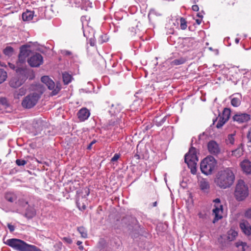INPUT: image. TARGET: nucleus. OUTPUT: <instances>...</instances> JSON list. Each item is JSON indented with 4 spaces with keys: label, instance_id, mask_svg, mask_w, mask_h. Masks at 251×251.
Instances as JSON below:
<instances>
[{
    "label": "nucleus",
    "instance_id": "nucleus-1",
    "mask_svg": "<svg viewBox=\"0 0 251 251\" xmlns=\"http://www.w3.org/2000/svg\"><path fill=\"white\" fill-rule=\"evenodd\" d=\"M235 180V176L231 168H226L218 172L215 179L216 185L221 189L230 187Z\"/></svg>",
    "mask_w": 251,
    "mask_h": 251
},
{
    "label": "nucleus",
    "instance_id": "nucleus-2",
    "mask_svg": "<svg viewBox=\"0 0 251 251\" xmlns=\"http://www.w3.org/2000/svg\"><path fill=\"white\" fill-rule=\"evenodd\" d=\"M45 89V87L42 84H37L35 88V92L25 97L22 101V106L26 108H30L33 107L44 93Z\"/></svg>",
    "mask_w": 251,
    "mask_h": 251
},
{
    "label": "nucleus",
    "instance_id": "nucleus-3",
    "mask_svg": "<svg viewBox=\"0 0 251 251\" xmlns=\"http://www.w3.org/2000/svg\"><path fill=\"white\" fill-rule=\"evenodd\" d=\"M234 194L238 201H242L248 196V187L243 180L240 179L237 181Z\"/></svg>",
    "mask_w": 251,
    "mask_h": 251
},
{
    "label": "nucleus",
    "instance_id": "nucleus-4",
    "mask_svg": "<svg viewBox=\"0 0 251 251\" xmlns=\"http://www.w3.org/2000/svg\"><path fill=\"white\" fill-rule=\"evenodd\" d=\"M216 165V160L213 157H207L201 162L200 168L203 174L208 175L214 170Z\"/></svg>",
    "mask_w": 251,
    "mask_h": 251
},
{
    "label": "nucleus",
    "instance_id": "nucleus-5",
    "mask_svg": "<svg viewBox=\"0 0 251 251\" xmlns=\"http://www.w3.org/2000/svg\"><path fill=\"white\" fill-rule=\"evenodd\" d=\"M4 243L18 251H24L26 244L25 241L16 238L9 239Z\"/></svg>",
    "mask_w": 251,
    "mask_h": 251
},
{
    "label": "nucleus",
    "instance_id": "nucleus-6",
    "mask_svg": "<svg viewBox=\"0 0 251 251\" xmlns=\"http://www.w3.org/2000/svg\"><path fill=\"white\" fill-rule=\"evenodd\" d=\"M213 202L215 203L214 205V208L212 210L213 214L215 216L213 223H215L223 217V206L221 204V200L219 198L214 200Z\"/></svg>",
    "mask_w": 251,
    "mask_h": 251
},
{
    "label": "nucleus",
    "instance_id": "nucleus-7",
    "mask_svg": "<svg viewBox=\"0 0 251 251\" xmlns=\"http://www.w3.org/2000/svg\"><path fill=\"white\" fill-rule=\"evenodd\" d=\"M41 81L44 83L50 90H52L51 92L52 96L57 94L60 90V86L58 84L55 85L54 82L48 76L42 77Z\"/></svg>",
    "mask_w": 251,
    "mask_h": 251
},
{
    "label": "nucleus",
    "instance_id": "nucleus-8",
    "mask_svg": "<svg viewBox=\"0 0 251 251\" xmlns=\"http://www.w3.org/2000/svg\"><path fill=\"white\" fill-rule=\"evenodd\" d=\"M185 162L186 164H194V163H197L198 158L197 156L196 149L194 147H191L189 152L185 155L184 158Z\"/></svg>",
    "mask_w": 251,
    "mask_h": 251
},
{
    "label": "nucleus",
    "instance_id": "nucleus-9",
    "mask_svg": "<svg viewBox=\"0 0 251 251\" xmlns=\"http://www.w3.org/2000/svg\"><path fill=\"white\" fill-rule=\"evenodd\" d=\"M27 62L31 67H38L42 64L43 58L40 53H36L28 59Z\"/></svg>",
    "mask_w": 251,
    "mask_h": 251
},
{
    "label": "nucleus",
    "instance_id": "nucleus-10",
    "mask_svg": "<svg viewBox=\"0 0 251 251\" xmlns=\"http://www.w3.org/2000/svg\"><path fill=\"white\" fill-rule=\"evenodd\" d=\"M31 52L30 46L28 45H23L20 48V52L18 56V60L20 63L25 62L26 58L29 56Z\"/></svg>",
    "mask_w": 251,
    "mask_h": 251
},
{
    "label": "nucleus",
    "instance_id": "nucleus-11",
    "mask_svg": "<svg viewBox=\"0 0 251 251\" xmlns=\"http://www.w3.org/2000/svg\"><path fill=\"white\" fill-rule=\"evenodd\" d=\"M250 119V115L246 113H237L233 117V121H236L238 123L247 122Z\"/></svg>",
    "mask_w": 251,
    "mask_h": 251
},
{
    "label": "nucleus",
    "instance_id": "nucleus-12",
    "mask_svg": "<svg viewBox=\"0 0 251 251\" xmlns=\"http://www.w3.org/2000/svg\"><path fill=\"white\" fill-rule=\"evenodd\" d=\"M209 152L214 155L218 154L220 150L217 143L214 141H210L207 145Z\"/></svg>",
    "mask_w": 251,
    "mask_h": 251
},
{
    "label": "nucleus",
    "instance_id": "nucleus-13",
    "mask_svg": "<svg viewBox=\"0 0 251 251\" xmlns=\"http://www.w3.org/2000/svg\"><path fill=\"white\" fill-rule=\"evenodd\" d=\"M90 112L86 108L80 109L77 113V116L80 121L83 122L90 116Z\"/></svg>",
    "mask_w": 251,
    "mask_h": 251
},
{
    "label": "nucleus",
    "instance_id": "nucleus-14",
    "mask_svg": "<svg viewBox=\"0 0 251 251\" xmlns=\"http://www.w3.org/2000/svg\"><path fill=\"white\" fill-rule=\"evenodd\" d=\"M240 227L245 234L247 235L251 234V226L248 221L242 220L240 223Z\"/></svg>",
    "mask_w": 251,
    "mask_h": 251
},
{
    "label": "nucleus",
    "instance_id": "nucleus-15",
    "mask_svg": "<svg viewBox=\"0 0 251 251\" xmlns=\"http://www.w3.org/2000/svg\"><path fill=\"white\" fill-rule=\"evenodd\" d=\"M24 80L22 79H21L19 76H16L13 77L10 82H9V85L11 87L16 88L20 86H21L23 83Z\"/></svg>",
    "mask_w": 251,
    "mask_h": 251
},
{
    "label": "nucleus",
    "instance_id": "nucleus-16",
    "mask_svg": "<svg viewBox=\"0 0 251 251\" xmlns=\"http://www.w3.org/2000/svg\"><path fill=\"white\" fill-rule=\"evenodd\" d=\"M199 187L202 191L207 192L210 188V185L208 180L204 178H201L199 180Z\"/></svg>",
    "mask_w": 251,
    "mask_h": 251
},
{
    "label": "nucleus",
    "instance_id": "nucleus-17",
    "mask_svg": "<svg viewBox=\"0 0 251 251\" xmlns=\"http://www.w3.org/2000/svg\"><path fill=\"white\" fill-rule=\"evenodd\" d=\"M242 170L246 174L251 173V162L248 160H244L240 164Z\"/></svg>",
    "mask_w": 251,
    "mask_h": 251
},
{
    "label": "nucleus",
    "instance_id": "nucleus-18",
    "mask_svg": "<svg viewBox=\"0 0 251 251\" xmlns=\"http://www.w3.org/2000/svg\"><path fill=\"white\" fill-rule=\"evenodd\" d=\"M122 109V106L120 104H116L111 105V108L109 111L111 115L116 114L119 113Z\"/></svg>",
    "mask_w": 251,
    "mask_h": 251
},
{
    "label": "nucleus",
    "instance_id": "nucleus-19",
    "mask_svg": "<svg viewBox=\"0 0 251 251\" xmlns=\"http://www.w3.org/2000/svg\"><path fill=\"white\" fill-rule=\"evenodd\" d=\"M34 16V12L31 11L26 10L22 14V18L24 21H29L31 20Z\"/></svg>",
    "mask_w": 251,
    "mask_h": 251
},
{
    "label": "nucleus",
    "instance_id": "nucleus-20",
    "mask_svg": "<svg viewBox=\"0 0 251 251\" xmlns=\"http://www.w3.org/2000/svg\"><path fill=\"white\" fill-rule=\"evenodd\" d=\"M5 199L10 202H13L16 201L17 196L14 193L7 192L5 194Z\"/></svg>",
    "mask_w": 251,
    "mask_h": 251
},
{
    "label": "nucleus",
    "instance_id": "nucleus-21",
    "mask_svg": "<svg viewBox=\"0 0 251 251\" xmlns=\"http://www.w3.org/2000/svg\"><path fill=\"white\" fill-rule=\"evenodd\" d=\"M34 127L36 130L35 134H38L44 129V123L41 121H39L34 124Z\"/></svg>",
    "mask_w": 251,
    "mask_h": 251
},
{
    "label": "nucleus",
    "instance_id": "nucleus-22",
    "mask_svg": "<svg viewBox=\"0 0 251 251\" xmlns=\"http://www.w3.org/2000/svg\"><path fill=\"white\" fill-rule=\"evenodd\" d=\"M230 109L228 108H224L222 116H220L223 120L228 121L230 115Z\"/></svg>",
    "mask_w": 251,
    "mask_h": 251
},
{
    "label": "nucleus",
    "instance_id": "nucleus-23",
    "mask_svg": "<svg viewBox=\"0 0 251 251\" xmlns=\"http://www.w3.org/2000/svg\"><path fill=\"white\" fill-rule=\"evenodd\" d=\"M186 61V59L183 57H180L178 59H176L171 62V65L172 66L179 65L184 64Z\"/></svg>",
    "mask_w": 251,
    "mask_h": 251
},
{
    "label": "nucleus",
    "instance_id": "nucleus-24",
    "mask_svg": "<svg viewBox=\"0 0 251 251\" xmlns=\"http://www.w3.org/2000/svg\"><path fill=\"white\" fill-rule=\"evenodd\" d=\"M26 93L25 89L24 88H20L19 90L16 91L14 94V96L15 99H19L20 98L24 96Z\"/></svg>",
    "mask_w": 251,
    "mask_h": 251
},
{
    "label": "nucleus",
    "instance_id": "nucleus-25",
    "mask_svg": "<svg viewBox=\"0 0 251 251\" xmlns=\"http://www.w3.org/2000/svg\"><path fill=\"white\" fill-rule=\"evenodd\" d=\"M241 103V97H233L231 99V104L234 107H238Z\"/></svg>",
    "mask_w": 251,
    "mask_h": 251
},
{
    "label": "nucleus",
    "instance_id": "nucleus-26",
    "mask_svg": "<svg viewBox=\"0 0 251 251\" xmlns=\"http://www.w3.org/2000/svg\"><path fill=\"white\" fill-rule=\"evenodd\" d=\"M243 154V150L241 147H239L237 149L232 151V155L237 158H238L242 156Z\"/></svg>",
    "mask_w": 251,
    "mask_h": 251
},
{
    "label": "nucleus",
    "instance_id": "nucleus-27",
    "mask_svg": "<svg viewBox=\"0 0 251 251\" xmlns=\"http://www.w3.org/2000/svg\"><path fill=\"white\" fill-rule=\"evenodd\" d=\"M237 235L238 233L236 231L230 229L227 232V239L229 241H232L235 238Z\"/></svg>",
    "mask_w": 251,
    "mask_h": 251
},
{
    "label": "nucleus",
    "instance_id": "nucleus-28",
    "mask_svg": "<svg viewBox=\"0 0 251 251\" xmlns=\"http://www.w3.org/2000/svg\"><path fill=\"white\" fill-rule=\"evenodd\" d=\"M24 251H42L35 246L29 245L26 243Z\"/></svg>",
    "mask_w": 251,
    "mask_h": 251
},
{
    "label": "nucleus",
    "instance_id": "nucleus-29",
    "mask_svg": "<svg viewBox=\"0 0 251 251\" xmlns=\"http://www.w3.org/2000/svg\"><path fill=\"white\" fill-rule=\"evenodd\" d=\"M63 80L65 84H68L71 81L72 76L68 73L63 74Z\"/></svg>",
    "mask_w": 251,
    "mask_h": 251
},
{
    "label": "nucleus",
    "instance_id": "nucleus-30",
    "mask_svg": "<svg viewBox=\"0 0 251 251\" xmlns=\"http://www.w3.org/2000/svg\"><path fill=\"white\" fill-rule=\"evenodd\" d=\"M14 51L13 48L11 47H7L6 48H5L3 50V53L8 56H11L13 54Z\"/></svg>",
    "mask_w": 251,
    "mask_h": 251
},
{
    "label": "nucleus",
    "instance_id": "nucleus-31",
    "mask_svg": "<svg viewBox=\"0 0 251 251\" xmlns=\"http://www.w3.org/2000/svg\"><path fill=\"white\" fill-rule=\"evenodd\" d=\"M78 231L81 234L82 237L86 238L87 237V230L83 226H80L77 228Z\"/></svg>",
    "mask_w": 251,
    "mask_h": 251
},
{
    "label": "nucleus",
    "instance_id": "nucleus-32",
    "mask_svg": "<svg viewBox=\"0 0 251 251\" xmlns=\"http://www.w3.org/2000/svg\"><path fill=\"white\" fill-rule=\"evenodd\" d=\"M83 199H84L83 198H82L81 199H78L76 201L77 207L81 210H85L86 208L85 204L82 202V200Z\"/></svg>",
    "mask_w": 251,
    "mask_h": 251
},
{
    "label": "nucleus",
    "instance_id": "nucleus-33",
    "mask_svg": "<svg viewBox=\"0 0 251 251\" xmlns=\"http://www.w3.org/2000/svg\"><path fill=\"white\" fill-rule=\"evenodd\" d=\"M7 78V73L3 69H0V84L4 81Z\"/></svg>",
    "mask_w": 251,
    "mask_h": 251
},
{
    "label": "nucleus",
    "instance_id": "nucleus-34",
    "mask_svg": "<svg viewBox=\"0 0 251 251\" xmlns=\"http://www.w3.org/2000/svg\"><path fill=\"white\" fill-rule=\"evenodd\" d=\"M234 134H230L228 136L227 139L226 140L227 144L233 145L235 141Z\"/></svg>",
    "mask_w": 251,
    "mask_h": 251
},
{
    "label": "nucleus",
    "instance_id": "nucleus-35",
    "mask_svg": "<svg viewBox=\"0 0 251 251\" xmlns=\"http://www.w3.org/2000/svg\"><path fill=\"white\" fill-rule=\"evenodd\" d=\"M227 122V121H225L224 120H223V119L220 116L219 117V120H218V123L217 124L216 126L218 128H221L226 122Z\"/></svg>",
    "mask_w": 251,
    "mask_h": 251
},
{
    "label": "nucleus",
    "instance_id": "nucleus-36",
    "mask_svg": "<svg viewBox=\"0 0 251 251\" xmlns=\"http://www.w3.org/2000/svg\"><path fill=\"white\" fill-rule=\"evenodd\" d=\"M188 167L191 169V172L192 174L195 175L197 172L196 165L197 163H194V164H187Z\"/></svg>",
    "mask_w": 251,
    "mask_h": 251
},
{
    "label": "nucleus",
    "instance_id": "nucleus-37",
    "mask_svg": "<svg viewBox=\"0 0 251 251\" xmlns=\"http://www.w3.org/2000/svg\"><path fill=\"white\" fill-rule=\"evenodd\" d=\"M180 28L181 29L184 30L187 27V22L185 19L181 18L180 20Z\"/></svg>",
    "mask_w": 251,
    "mask_h": 251
},
{
    "label": "nucleus",
    "instance_id": "nucleus-38",
    "mask_svg": "<svg viewBox=\"0 0 251 251\" xmlns=\"http://www.w3.org/2000/svg\"><path fill=\"white\" fill-rule=\"evenodd\" d=\"M236 246L238 248H239L240 246H242V251H245V248L247 247V244L245 242L239 241V242H237L236 243Z\"/></svg>",
    "mask_w": 251,
    "mask_h": 251
},
{
    "label": "nucleus",
    "instance_id": "nucleus-39",
    "mask_svg": "<svg viewBox=\"0 0 251 251\" xmlns=\"http://www.w3.org/2000/svg\"><path fill=\"white\" fill-rule=\"evenodd\" d=\"M27 163V161L24 159H17L16 160V163L18 166H24Z\"/></svg>",
    "mask_w": 251,
    "mask_h": 251
},
{
    "label": "nucleus",
    "instance_id": "nucleus-40",
    "mask_svg": "<svg viewBox=\"0 0 251 251\" xmlns=\"http://www.w3.org/2000/svg\"><path fill=\"white\" fill-rule=\"evenodd\" d=\"M0 103L5 106H8V103L7 100L5 98H0Z\"/></svg>",
    "mask_w": 251,
    "mask_h": 251
},
{
    "label": "nucleus",
    "instance_id": "nucleus-41",
    "mask_svg": "<svg viewBox=\"0 0 251 251\" xmlns=\"http://www.w3.org/2000/svg\"><path fill=\"white\" fill-rule=\"evenodd\" d=\"M245 217L251 220V208L248 209L245 213Z\"/></svg>",
    "mask_w": 251,
    "mask_h": 251
},
{
    "label": "nucleus",
    "instance_id": "nucleus-42",
    "mask_svg": "<svg viewBox=\"0 0 251 251\" xmlns=\"http://www.w3.org/2000/svg\"><path fill=\"white\" fill-rule=\"evenodd\" d=\"M120 157V155L117 153L114 154V156L111 158V162H115L117 161Z\"/></svg>",
    "mask_w": 251,
    "mask_h": 251
},
{
    "label": "nucleus",
    "instance_id": "nucleus-43",
    "mask_svg": "<svg viewBox=\"0 0 251 251\" xmlns=\"http://www.w3.org/2000/svg\"><path fill=\"white\" fill-rule=\"evenodd\" d=\"M35 214V213L34 211H32L31 213H29L28 212H26L25 213V216L28 218H31L33 217Z\"/></svg>",
    "mask_w": 251,
    "mask_h": 251
},
{
    "label": "nucleus",
    "instance_id": "nucleus-44",
    "mask_svg": "<svg viewBox=\"0 0 251 251\" xmlns=\"http://www.w3.org/2000/svg\"><path fill=\"white\" fill-rule=\"evenodd\" d=\"M7 227H8V228L9 229L10 232H13L15 230L14 226L12 225H11V224H8L7 225Z\"/></svg>",
    "mask_w": 251,
    "mask_h": 251
},
{
    "label": "nucleus",
    "instance_id": "nucleus-45",
    "mask_svg": "<svg viewBox=\"0 0 251 251\" xmlns=\"http://www.w3.org/2000/svg\"><path fill=\"white\" fill-rule=\"evenodd\" d=\"M8 66L11 69L16 70V71H17V69H16V67L15 66V65L14 64H13L12 63H8Z\"/></svg>",
    "mask_w": 251,
    "mask_h": 251
},
{
    "label": "nucleus",
    "instance_id": "nucleus-46",
    "mask_svg": "<svg viewBox=\"0 0 251 251\" xmlns=\"http://www.w3.org/2000/svg\"><path fill=\"white\" fill-rule=\"evenodd\" d=\"M63 240L66 241L67 243H69V244H72V240L71 239L69 238H67V237H64L63 238Z\"/></svg>",
    "mask_w": 251,
    "mask_h": 251
},
{
    "label": "nucleus",
    "instance_id": "nucleus-47",
    "mask_svg": "<svg viewBox=\"0 0 251 251\" xmlns=\"http://www.w3.org/2000/svg\"><path fill=\"white\" fill-rule=\"evenodd\" d=\"M192 9L194 11H198L199 10V6L197 5H193L192 7Z\"/></svg>",
    "mask_w": 251,
    "mask_h": 251
},
{
    "label": "nucleus",
    "instance_id": "nucleus-48",
    "mask_svg": "<svg viewBox=\"0 0 251 251\" xmlns=\"http://www.w3.org/2000/svg\"><path fill=\"white\" fill-rule=\"evenodd\" d=\"M89 43L91 46H94L95 45V40L94 39L91 38L89 40Z\"/></svg>",
    "mask_w": 251,
    "mask_h": 251
},
{
    "label": "nucleus",
    "instance_id": "nucleus-49",
    "mask_svg": "<svg viewBox=\"0 0 251 251\" xmlns=\"http://www.w3.org/2000/svg\"><path fill=\"white\" fill-rule=\"evenodd\" d=\"M96 143V141L95 140H93L88 146L87 147V149L88 150H91V148H92V145Z\"/></svg>",
    "mask_w": 251,
    "mask_h": 251
},
{
    "label": "nucleus",
    "instance_id": "nucleus-50",
    "mask_svg": "<svg viewBox=\"0 0 251 251\" xmlns=\"http://www.w3.org/2000/svg\"><path fill=\"white\" fill-rule=\"evenodd\" d=\"M247 137L249 141L251 142V129L249 131Z\"/></svg>",
    "mask_w": 251,
    "mask_h": 251
},
{
    "label": "nucleus",
    "instance_id": "nucleus-51",
    "mask_svg": "<svg viewBox=\"0 0 251 251\" xmlns=\"http://www.w3.org/2000/svg\"><path fill=\"white\" fill-rule=\"evenodd\" d=\"M235 0H231L229 3V4H231L232 5V6H233L235 4Z\"/></svg>",
    "mask_w": 251,
    "mask_h": 251
},
{
    "label": "nucleus",
    "instance_id": "nucleus-52",
    "mask_svg": "<svg viewBox=\"0 0 251 251\" xmlns=\"http://www.w3.org/2000/svg\"><path fill=\"white\" fill-rule=\"evenodd\" d=\"M157 206V201H155L152 203V206L155 207Z\"/></svg>",
    "mask_w": 251,
    "mask_h": 251
},
{
    "label": "nucleus",
    "instance_id": "nucleus-53",
    "mask_svg": "<svg viewBox=\"0 0 251 251\" xmlns=\"http://www.w3.org/2000/svg\"><path fill=\"white\" fill-rule=\"evenodd\" d=\"M82 244V242L80 241H78L76 243V244L78 245V246H80L81 244Z\"/></svg>",
    "mask_w": 251,
    "mask_h": 251
},
{
    "label": "nucleus",
    "instance_id": "nucleus-54",
    "mask_svg": "<svg viewBox=\"0 0 251 251\" xmlns=\"http://www.w3.org/2000/svg\"><path fill=\"white\" fill-rule=\"evenodd\" d=\"M79 249L81 250H82L83 249V246H79Z\"/></svg>",
    "mask_w": 251,
    "mask_h": 251
},
{
    "label": "nucleus",
    "instance_id": "nucleus-55",
    "mask_svg": "<svg viewBox=\"0 0 251 251\" xmlns=\"http://www.w3.org/2000/svg\"><path fill=\"white\" fill-rule=\"evenodd\" d=\"M85 18V17H84V16H82V17H81V20L82 21L84 20V19Z\"/></svg>",
    "mask_w": 251,
    "mask_h": 251
},
{
    "label": "nucleus",
    "instance_id": "nucleus-56",
    "mask_svg": "<svg viewBox=\"0 0 251 251\" xmlns=\"http://www.w3.org/2000/svg\"><path fill=\"white\" fill-rule=\"evenodd\" d=\"M197 22L199 24H200L201 23V21H199V20H197Z\"/></svg>",
    "mask_w": 251,
    "mask_h": 251
},
{
    "label": "nucleus",
    "instance_id": "nucleus-57",
    "mask_svg": "<svg viewBox=\"0 0 251 251\" xmlns=\"http://www.w3.org/2000/svg\"><path fill=\"white\" fill-rule=\"evenodd\" d=\"M218 119V118H217V119H215V120H213V124H214V123L215 122V121H216L217 120V119Z\"/></svg>",
    "mask_w": 251,
    "mask_h": 251
},
{
    "label": "nucleus",
    "instance_id": "nucleus-58",
    "mask_svg": "<svg viewBox=\"0 0 251 251\" xmlns=\"http://www.w3.org/2000/svg\"><path fill=\"white\" fill-rule=\"evenodd\" d=\"M0 65H1V66H4L3 64V63L2 64L0 61Z\"/></svg>",
    "mask_w": 251,
    "mask_h": 251
},
{
    "label": "nucleus",
    "instance_id": "nucleus-59",
    "mask_svg": "<svg viewBox=\"0 0 251 251\" xmlns=\"http://www.w3.org/2000/svg\"><path fill=\"white\" fill-rule=\"evenodd\" d=\"M67 54H71V52H69V51H67Z\"/></svg>",
    "mask_w": 251,
    "mask_h": 251
},
{
    "label": "nucleus",
    "instance_id": "nucleus-60",
    "mask_svg": "<svg viewBox=\"0 0 251 251\" xmlns=\"http://www.w3.org/2000/svg\"><path fill=\"white\" fill-rule=\"evenodd\" d=\"M238 42H239V40H238V39H236V43H238Z\"/></svg>",
    "mask_w": 251,
    "mask_h": 251
},
{
    "label": "nucleus",
    "instance_id": "nucleus-61",
    "mask_svg": "<svg viewBox=\"0 0 251 251\" xmlns=\"http://www.w3.org/2000/svg\"><path fill=\"white\" fill-rule=\"evenodd\" d=\"M198 16L199 17H201V16H200V15L199 14H198Z\"/></svg>",
    "mask_w": 251,
    "mask_h": 251
},
{
    "label": "nucleus",
    "instance_id": "nucleus-62",
    "mask_svg": "<svg viewBox=\"0 0 251 251\" xmlns=\"http://www.w3.org/2000/svg\"><path fill=\"white\" fill-rule=\"evenodd\" d=\"M1 57V54H0V57Z\"/></svg>",
    "mask_w": 251,
    "mask_h": 251
}]
</instances>
